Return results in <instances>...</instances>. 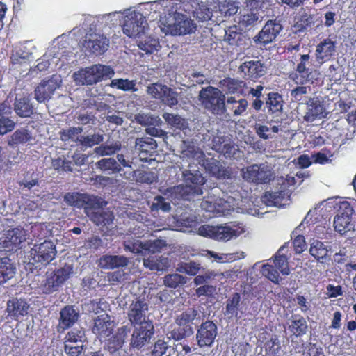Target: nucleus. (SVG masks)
Returning a JSON list of instances; mask_svg holds the SVG:
<instances>
[{
    "label": "nucleus",
    "mask_w": 356,
    "mask_h": 356,
    "mask_svg": "<svg viewBox=\"0 0 356 356\" xmlns=\"http://www.w3.org/2000/svg\"><path fill=\"white\" fill-rule=\"evenodd\" d=\"M66 51L59 45L50 47L47 53L39 60L36 66L39 71H44L48 68H56L63 66L67 60L65 55Z\"/></svg>",
    "instance_id": "9"
},
{
    "label": "nucleus",
    "mask_w": 356,
    "mask_h": 356,
    "mask_svg": "<svg viewBox=\"0 0 356 356\" xmlns=\"http://www.w3.org/2000/svg\"><path fill=\"white\" fill-rule=\"evenodd\" d=\"M135 147L141 152L149 153L156 149L157 143L150 137L139 138L136 140Z\"/></svg>",
    "instance_id": "44"
},
{
    "label": "nucleus",
    "mask_w": 356,
    "mask_h": 356,
    "mask_svg": "<svg viewBox=\"0 0 356 356\" xmlns=\"http://www.w3.org/2000/svg\"><path fill=\"white\" fill-rule=\"evenodd\" d=\"M282 30V26L280 22L269 19L265 23L261 30L253 37V42L259 47H265L275 41Z\"/></svg>",
    "instance_id": "11"
},
{
    "label": "nucleus",
    "mask_w": 356,
    "mask_h": 356,
    "mask_svg": "<svg viewBox=\"0 0 356 356\" xmlns=\"http://www.w3.org/2000/svg\"><path fill=\"white\" fill-rule=\"evenodd\" d=\"M170 339L169 337L164 338L163 339H158L154 345L152 350L151 356H163L167 354L172 348V346L170 343Z\"/></svg>",
    "instance_id": "47"
},
{
    "label": "nucleus",
    "mask_w": 356,
    "mask_h": 356,
    "mask_svg": "<svg viewBox=\"0 0 356 356\" xmlns=\"http://www.w3.org/2000/svg\"><path fill=\"white\" fill-rule=\"evenodd\" d=\"M60 317L59 327L63 330H65L73 325L78 319L79 313L73 308V307H65L60 311Z\"/></svg>",
    "instance_id": "36"
},
{
    "label": "nucleus",
    "mask_w": 356,
    "mask_h": 356,
    "mask_svg": "<svg viewBox=\"0 0 356 356\" xmlns=\"http://www.w3.org/2000/svg\"><path fill=\"white\" fill-rule=\"evenodd\" d=\"M103 135L99 134L88 136L81 135L79 145H81L82 147L86 149L100 143L103 141Z\"/></svg>",
    "instance_id": "55"
},
{
    "label": "nucleus",
    "mask_w": 356,
    "mask_h": 356,
    "mask_svg": "<svg viewBox=\"0 0 356 356\" xmlns=\"http://www.w3.org/2000/svg\"><path fill=\"white\" fill-rule=\"evenodd\" d=\"M334 230L341 235L350 232H354L355 223L352 220V217L337 214L334 218Z\"/></svg>",
    "instance_id": "32"
},
{
    "label": "nucleus",
    "mask_w": 356,
    "mask_h": 356,
    "mask_svg": "<svg viewBox=\"0 0 356 356\" xmlns=\"http://www.w3.org/2000/svg\"><path fill=\"white\" fill-rule=\"evenodd\" d=\"M92 331L102 337H108L113 329V321H111L107 314H102L98 316L95 320Z\"/></svg>",
    "instance_id": "27"
},
{
    "label": "nucleus",
    "mask_w": 356,
    "mask_h": 356,
    "mask_svg": "<svg viewBox=\"0 0 356 356\" xmlns=\"http://www.w3.org/2000/svg\"><path fill=\"white\" fill-rule=\"evenodd\" d=\"M60 286V284L53 273L47 277L44 283L41 286V289L44 293L48 294L56 291Z\"/></svg>",
    "instance_id": "60"
},
{
    "label": "nucleus",
    "mask_w": 356,
    "mask_h": 356,
    "mask_svg": "<svg viewBox=\"0 0 356 356\" xmlns=\"http://www.w3.org/2000/svg\"><path fill=\"white\" fill-rule=\"evenodd\" d=\"M208 6L204 5V8L209 9L211 12L212 17H229L236 14L238 9V4L245 3V0H238L233 2L230 0H205Z\"/></svg>",
    "instance_id": "12"
},
{
    "label": "nucleus",
    "mask_w": 356,
    "mask_h": 356,
    "mask_svg": "<svg viewBox=\"0 0 356 356\" xmlns=\"http://www.w3.org/2000/svg\"><path fill=\"white\" fill-rule=\"evenodd\" d=\"M199 97L204 108L212 113L222 115L225 113V97L219 89L212 86L202 88Z\"/></svg>",
    "instance_id": "7"
},
{
    "label": "nucleus",
    "mask_w": 356,
    "mask_h": 356,
    "mask_svg": "<svg viewBox=\"0 0 356 356\" xmlns=\"http://www.w3.org/2000/svg\"><path fill=\"white\" fill-rule=\"evenodd\" d=\"M192 333L193 329L191 326L177 325L175 322V325H171V330L166 335L170 339H173L175 341H179Z\"/></svg>",
    "instance_id": "40"
},
{
    "label": "nucleus",
    "mask_w": 356,
    "mask_h": 356,
    "mask_svg": "<svg viewBox=\"0 0 356 356\" xmlns=\"http://www.w3.org/2000/svg\"><path fill=\"white\" fill-rule=\"evenodd\" d=\"M243 179L254 184H266L273 178L272 168L266 164H253L241 170Z\"/></svg>",
    "instance_id": "10"
},
{
    "label": "nucleus",
    "mask_w": 356,
    "mask_h": 356,
    "mask_svg": "<svg viewBox=\"0 0 356 356\" xmlns=\"http://www.w3.org/2000/svg\"><path fill=\"white\" fill-rule=\"evenodd\" d=\"M202 193V188H194L193 185H187L185 184L168 188L165 195L173 200H189L192 195H200Z\"/></svg>",
    "instance_id": "23"
},
{
    "label": "nucleus",
    "mask_w": 356,
    "mask_h": 356,
    "mask_svg": "<svg viewBox=\"0 0 356 356\" xmlns=\"http://www.w3.org/2000/svg\"><path fill=\"white\" fill-rule=\"evenodd\" d=\"M177 3V0H159L147 3L146 6L148 7L147 9L153 10L155 13H161V10H163L165 17L168 16L169 13L177 8L176 5Z\"/></svg>",
    "instance_id": "37"
},
{
    "label": "nucleus",
    "mask_w": 356,
    "mask_h": 356,
    "mask_svg": "<svg viewBox=\"0 0 356 356\" xmlns=\"http://www.w3.org/2000/svg\"><path fill=\"white\" fill-rule=\"evenodd\" d=\"M246 200H239L232 196L227 198L208 196L204 197L200 204L201 208L205 211L211 213L209 218L227 216L231 211H236L237 213H248L253 214L249 209L245 208Z\"/></svg>",
    "instance_id": "2"
},
{
    "label": "nucleus",
    "mask_w": 356,
    "mask_h": 356,
    "mask_svg": "<svg viewBox=\"0 0 356 356\" xmlns=\"http://www.w3.org/2000/svg\"><path fill=\"white\" fill-rule=\"evenodd\" d=\"M177 8L169 13L161 22V30L165 34L181 35L190 34L196 30V24L191 20L190 14L204 22L212 19L209 9L204 8L203 0H177Z\"/></svg>",
    "instance_id": "1"
},
{
    "label": "nucleus",
    "mask_w": 356,
    "mask_h": 356,
    "mask_svg": "<svg viewBox=\"0 0 356 356\" xmlns=\"http://www.w3.org/2000/svg\"><path fill=\"white\" fill-rule=\"evenodd\" d=\"M198 313L194 309H186L177 316L176 318L177 325L191 326V323L196 318Z\"/></svg>",
    "instance_id": "49"
},
{
    "label": "nucleus",
    "mask_w": 356,
    "mask_h": 356,
    "mask_svg": "<svg viewBox=\"0 0 356 356\" xmlns=\"http://www.w3.org/2000/svg\"><path fill=\"white\" fill-rule=\"evenodd\" d=\"M220 83L222 88L229 93L237 92L245 86L243 81L232 78L223 79Z\"/></svg>",
    "instance_id": "48"
},
{
    "label": "nucleus",
    "mask_w": 356,
    "mask_h": 356,
    "mask_svg": "<svg viewBox=\"0 0 356 356\" xmlns=\"http://www.w3.org/2000/svg\"><path fill=\"white\" fill-rule=\"evenodd\" d=\"M121 148V144L118 141L106 142V143L97 147L95 152L99 156H109L115 154Z\"/></svg>",
    "instance_id": "45"
},
{
    "label": "nucleus",
    "mask_w": 356,
    "mask_h": 356,
    "mask_svg": "<svg viewBox=\"0 0 356 356\" xmlns=\"http://www.w3.org/2000/svg\"><path fill=\"white\" fill-rule=\"evenodd\" d=\"M167 86L161 83L150 84L147 88V93L152 98L161 99L162 96L167 91Z\"/></svg>",
    "instance_id": "61"
},
{
    "label": "nucleus",
    "mask_w": 356,
    "mask_h": 356,
    "mask_svg": "<svg viewBox=\"0 0 356 356\" xmlns=\"http://www.w3.org/2000/svg\"><path fill=\"white\" fill-rule=\"evenodd\" d=\"M96 31L94 28H90V31L86 34L83 45L90 53L98 56L107 51L109 47V40L99 31L98 33Z\"/></svg>",
    "instance_id": "14"
},
{
    "label": "nucleus",
    "mask_w": 356,
    "mask_h": 356,
    "mask_svg": "<svg viewBox=\"0 0 356 356\" xmlns=\"http://www.w3.org/2000/svg\"><path fill=\"white\" fill-rule=\"evenodd\" d=\"M335 51V42L327 38L320 42L316 49V60L322 64L328 60Z\"/></svg>",
    "instance_id": "28"
},
{
    "label": "nucleus",
    "mask_w": 356,
    "mask_h": 356,
    "mask_svg": "<svg viewBox=\"0 0 356 356\" xmlns=\"http://www.w3.org/2000/svg\"><path fill=\"white\" fill-rule=\"evenodd\" d=\"M188 163L189 169H186L182 171L183 181L187 185H193L194 188H202V186L205 184L206 179L202 176L199 170L193 169V165H197L196 161L191 159H183Z\"/></svg>",
    "instance_id": "20"
},
{
    "label": "nucleus",
    "mask_w": 356,
    "mask_h": 356,
    "mask_svg": "<svg viewBox=\"0 0 356 356\" xmlns=\"http://www.w3.org/2000/svg\"><path fill=\"white\" fill-rule=\"evenodd\" d=\"M16 113L22 118L29 117L33 113V108L29 99L25 97L17 98L15 104Z\"/></svg>",
    "instance_id": "43"
},
{
    "label": "nucleus",
    "mask_w": 356,
    "mask_h": 356,
    "mask_svg": "<svg viewBox=\"0 0 356 356\" xmlns=\"http://www.w3.org/2000/svg\"><path fill=\"white\" fill-rule=\"evenodd\" d=\"M114 74L115 71L111 66L95 64L74 72L73 78L79 85H92L111 79Z\"/></svg>",
    "instance_id": "6"
},
{
    "label": "nucleus",
    "mask_w": 356,
    "mask_h": 356,
    "mask_svg": "<svg viewBox=\"0 0 356 356\" xmlns=\"http://www.w3.org/2000/svg\"><path fill=\"white\" fill-rule=\"evenodd\" d=\"M217 336V326L213 322L207 321L201 324L197 330L196 339L200 348L210 347Z\"/></svg>",
    "instance_id": "19"
},
{
    "label": "nucleus",
    "mask_w": 356,
    "mask_h": 356,
    "mask_svg": "<svg viewBox=\"0 0 356 356\" xmlns=\"http://www.w3.org/2000/svg\"><path fill=\"white\" fill-rule=\"evenodd\" d=\"M240 31H242L238 26H229L225 30V40L232 45L240 44V42L243 40V35Z\"/></svg>",
    "instance_id": "41"
},
{
    "label": "nucleus",
    "mask_w": 356,
    "mask_h": 356,
    "mask_svg": "<svg viewBox=\"0 0 356 356\" xmlns=\"http://www.w3.org/2000/svg\"><path fill=\"white\" fill-rule=\"evenodd\" d=\"M261 273L269 280L275 284H279L281 278L275 267L270 264H264L261 268Z\"/></svg>",
    "instance_id": "63"
},
{
    "label": "nucleus",
    "mask_w": 356,
    "mask_h": 356,
    "mask_svg": "<svg viewBox=\"0 0 356 356\" xmlns=\"http://www.w3.org/2000/svg\"><path fill=\"white\" fill-rule=\"evenodd\" d=\"M204 252V256L208 258H213L218 263L231 262L238 258L235 254H219L211 250H206Z\"/></svg>",
    "instance_id": "59"
},
{
    "label": "nucleus",
    "mask_w": 356,
    "mask_h": 356,
    "mask_svg": "<svg viewBox=\"0 0 356 356\" xmlns=\"http://www.w3.org/2000/svg\"><path fill=\"white\" fill-rule=\"evenodd\" d=\"M90 219L98 226H109L113 221V213L106 209H97L96 211H86Z\"/></svg>",
    "instance_id": "29"
},
{
    "label": "nucleus",
    "mask_w": 356,
    "mask_h": 356,
    "mask_svg": "<svg viewBox=\"0 0 356 356\" xmlns=\"http://www.w3.org/2000/svg\"><path fill=\"white\" fill-rule=\"evenodd\" d=\"M62 83L60 75H53L47 81H42L35 89V98L39 103H43L51 99L54 91Z\"/></svg>",
    "instance_id": "16"
},
{
    "label": "nucleus",
    "mask_w": 356,
    "mask_h": 356,
    "mask_svg": "<svg viewBox=\"0 0 356 356\" xmlns=\"http://www.w3.org/2000/svg\"><path fill=\"white\" fill-rule=\"evenodd\" d=\"M239 70L248 78L257 79L265 74L266 67L259 60H250L243 63Z\"/></svg>",
    "instance_id": "25"
},
{
    "label": "nucleus",
    "mask_w": 356,
    "mask_h": 356,
    "mask_svg": "<svg viewBox=\"0 0 356 356\" xmlns=\"http://www.w3.org/2000/svg\"><path fill=\"white\" fill-rule=\"evenodd\" d=\"M283 248H280L277 254L275 255L273 259L275 267L277 268L280 272L284 275H288L290 273L289 267L288 259L283 254H280V252L282 250Z\"/></svg>",
    "instance_id": "52"
},
{
    "label": "nucleus",
    "mask_w": 356,
    "mask_h": 356,
    "mask_svg": "<svg viewBox=\"0 0 356 356\" xmlns=\"http://www.w3.org/2000/svg\"><path fill=\"white\" fill-rule=\"evenodd\" d=\"M266 104L269 111L273 113L281 111L282 110L283 100L282 96L278 93H269Z\"/></svg>",
    "instance_id": "50"
},
{
    "label": "nucleus",
    "mask_w": 356,
    "mask_h": 356,
    "mask_svg": "<svg viewBox=\"0 0 356 356\" xmlns=\"http://www.w3.org/2000/svg\"><path fill=\"white\" fill-rule=\"evenodd\" d=\"M119 20L120 13H110L94 18L90 27L94 28L95 31H101L106 26L117 24Z\"/></svg>",
    "instance_id": "30"
},
{
    "label": "nucleus",
    "mask_w": 356,
    "mask_h": 356,
    "mask_svg": "<svg viewBox=\"0 0 356 356\" xmlns=\"http://www.w3.org/2000/svg\"><path fill=\"white\" fill-rule=\"evenodd\" d=\"M165 245V241L162 239L146 241L143 244V255L145 256L148 253L154 254L161 252Z\"/></svg>",
    "instance_id": "54"
},
{
    "label": "nucleus",
    "mask_w": 356,
    "mask_h": 356,
    "mask_svg": "<svg viewBox=\"0 0 356 356\" xmlns=\"http://www.w3.org/2000/svg\"><path fill=\"white\" fill-rule=\"evenodd\" d=\"M88 197L78 193H67L64 196L65 202L70 206L83 207L88 201Z\"/></svg>",
    "instance_id": "42"
},
{
    "label": "nucleus",
    "mask_w": 356,
    "mask_h": 356,
    "mask_svg": "<svg viewBox=\"0 0 356 356\" xmlns=\"http://www.w3.org/2000/svg\"><path fill=\"white\" fill-rule=\"evenodd\" d=\"M247 310V304L245 301H241L239 293H236L228 299L226 305L225 314L229 317L240 318L241 315Z\"/></svg>",
    "instance_id": "26"
},
{
    "label": "nucleus",
    "mask_w": 356,
    "mask_h": 356,
    "mask_svg": "<svg viewBox=\"0 0 356 356\" xmlns=\"http://www.w3.org/2000/svg\"><path fill=\"white\" fill-rule=\"evenodd\" d=\"M154 334L153 323H145L134 326L129 345L131 348L140 349L148 343Z\"/></svg>",
    "instance_id": "15"
},
{
    "label": "nucleus",
    "mask_w": 356,
    "mask_h": 356,
    "mask_svg": "<svg viewBox=\"0 0 356 356\" xmlns=\"http://www.w3.org/2000/svg\"><path fill=\"white\" fill-rule=\"evenodd\" d=\"M186 282V278L179 274L168 275L164 277V284L165 286L174 288L184 284Z\"/></svg>",
    "instance_id": "64"
},
{
    "label": "nucleus",
    "mask_w": 356,
    "mask_h": 356,
    "mask_svg": "<svg viewBox=\"0 0 356 356\" xmlns=\"http://www.w3.org/2000/svg\"><path fill=\"white\" fill-rule=\"evenodd\" d=\"M16 273V268L8 257L0 258V285L12 279Z\"/></svg>",
    "instance_id": "35"
},
{
    "label": "nucleus",
    "mask_w": 356,
    "mask_h": 356,
    "mask_svg": "<svg viewBox=\"0 0 356 356\" xmlns=\"http://www.w3.org/2000/svg\"><path fill=\"white\" fill-rule=\"evenodd\" d=\"M129 259L121 255H104L99 259V265L106 269L124 267L128 265Z\"/></svg>",
    "instance_id": "31"
},
{
    "label": "nucleus",
    "mask_w": 356,
    "mask_h": 356,
    "mask_svg": "<svg viewBox=\"0 0 356 356\" xmlns=\"http://www.w3.org/2000/svg\"><path fill=\"white\" fill-rule=\"evenodd\" d=\"M245 4L246 6L235 17L234 21L241 30H251L262 21L259 10L266 8L268 0H245Z\"/></svg>",
    "instance_id": "4"
},
{
    "label": "nucleus",
    "mask_w": 356,
    "mask_h": 356,
    "mask_svg": "<svg viewBox=\"0 0 356 356\" xmlns=\"http://www.w3.org/2000/svg\"><path fill=\"white\" fill-rule=\"evenodd\" d=\"M134 177L136 181L146 184H152L156 181V174L150 171H134Z\"/></svg>",
    "instance_id": "62"
},
{
    "label": "nucleus",
    "mask_w": 356,
    "mask_h": 356,
    "mask_svg": "<svg viewBox=\"0 0 356 356\" xmlns=\"http://www.w3.org/2000/svg\"><path fill=\"white\" fill-rule=\"evenodd\" d=\"M245 232L242 223H229L218 226L204 225L198 228V234L216 241H227Z\"/></svg>",
    "instance_id": "5"
},
{
    "label": "nucleus",
    "mask_w": 356,
    "mask_h": 356,
    "mask_svg": "<svg viewBox=\"0 0 356 356\" xmlns=\"http://www.w3.org/2000/svg\"><path fill=\"white\" fill-rule=\"evenodd\" d=\"M180 149V158H191L197 164L204 166L207 171L216 178L229 177V171L225 169L219 161L213 159L206 160L204 152L194 145H191L189 142L182 141Z\"/></svg>",
    "instance_id": "3"
},
{
    "label": "nucleus",
    "mask_w": 356,
    "mask_h": 356,
    "mask_svg": "<svg viewBox=\"0 0 356 356\" xmlns=\"http://www.w3.org/2000/svg\"><path fill=\"white\" fill-rule=\"evenodd\" d=\"M325 116V111L323 105L318 101H312L308 104L307 111L305 115V120L313 122L317 118H322Z\"/></svg>",
    "instance_id": "38"
},
{
    "label": "nucleus",
    "mask_w": 356,
    "mask_h": 356,
    "mask_svg": "<svg viewBox=\"0 0 356 356\" xmlns=\"http://www.w3.org/2000/svg\"><path fill=\"white\" fill-rule=\"evenodd\" d=\"M81 127H72L68 129H64L60 132V138L63 141H74L79 145L80 138L81 136Z\"/></svg>",
    "instance_id": "51"
},
{
    "label": "nucleus",
    "mask_w": 356,
    "mask_h": 356,
    "mask_svg": "<svg viewBox=\"0 0 356 356\" xmlns=\"http://www.w3.org/2000/svg\"><path fill=\"white\" fill-rule=\"evenodd\" d=\"M56 252L54 243L44 241L33 245L29 251V257L33 262L47 264L55 258Z\"/></svg>",
    "instance_id": "13"
},
{
    "label": "nucleus",
    "mask_w": 356,
    "mask_h": 356,
    "mask_svg": "<svg viewBox=\"0 0 356 356\" xmlns=\"http://www.w3.org/2000/svg\"><path fill=\"white\" fill-rule=\"evenodd\" d=\"M31 139V136L29 132L24 129L17 130L11 136L10 140L8 141L10 145H17L20 143H25Z\"/></svg>",
    "instance_id": "53"
},
{
    "label": "nucleus",
    "mask_w": 356,
    "mask_h": 356,
    "mask_svg": "<svg viewBox=\"0 0 356 356\" xmlns=\"http://www.w3.org/2000/svg\"><path fill=\"white\" fill-rule=\"evenodd\" d=\"M138 46L140 49L146 54H152L158 51L160 47L158 40L153 38H147L144 40L140 41Z\"/></svg>",
    "instance_id": "57"
},
{
    "label": "nucleus",
    "mask_w": 356,
    "mask_h": 356,
    "mask_svg": "<svg viewBox=\"0 0 356 356\" xmlns=\"http://www.w3.org/2000/svg\"><path fill=\"white\" fill-rule=\"evenodd\" d=\"M319 73L316 70H309L303 64H298L296 71L289 75V78L297 85L312 84L318 79Z\"/></svg>",
    "instance_id": "21"
},
{
    "label": "nucleus",
    "mask_w": 356,
    "mask_h": 356,
    "mask_svg": "<svg viewBox=\"0 0 356 356\" xmlns=\"http://www.w3.org/2000/svg\"><path fill=\"white\" fill-rule=\"evenodd\" d=\"M290 329L296 336L305 334L307 330V325L305 319L301 316L294 317L290 325Z\"/></svg>",
    "instance_id": "56"
},
{
    "label": "nucleus",
    "mask_w": 356,
    "mask_h": 356,
    "mask_svg": "<svg viewBox=\"0 0 356 356\" xmlns=\"http://www.w3.org/2000/svg\"><path fill=\"white\" fill-rule=\"evenodd\" d=\"M143 244L144 243L138 239L129 238L124 241V247L126 251L143 255Z\"/></svg>",
    "instance_id": "58"
},
{
    "label": "nucleus",
    "mask_w": 356,
    "mask_h": 356,
    "mask_svg": "<svg viewBox=\"0 0 356 356\" xmlns=\"http://www.w3.org/2000/svg\"><path fill=\"white\" fill-rule=\"evenodd\" d=\"M148 311V305L146 302L141 300L133 301L127 312L128 318L134 326L141 325L145 323H152V321L147 319Z\"/></svg>",
    "instance_id": "18"
},
{
    "label": "nucleus",
    "mask_w": 356,
    "mask_h": 356,
    "mask_svg": "<svg viewBox=\"0 0 356 356\" xmlns=\"http://www.w3.org/2000/svg\"><path fill=\"white\" fill-rule=\"evenodd\" d=\"M96 166L102 171L108 172V174H115L122 171V168L113 158L102 159L96 163Z\"/></svg>",
    "instance_id": "39"
},
{
    "label": "nucleus",
    "mask_w": 356,
    "mask_h": 356,
    "mask_svg": "<svg viewBox=\"0 0 356 356\" xmlns=\"http://www.w3.org/2000/svg\"><path fill=\"white\" fill-rule=\"evenodd\" d=\"M29 309V304L24 298H12L7 302L6 311L11 318L17 319L25 316Z\"/></svg>",
    "instance_id": "24"
},
{
    "label": "nucleus",
    "mask_w": 356,
    "mask_h": 356,
    "mask_svg": "<svg viewBox=\"0 0 356 356\" xmlns=\"http://www.w3.org/2000/svg\"><path fill=\"white\" fill-rule=\"evenodd\" d=\"M27 238L26 232L20 228L9 229L0 238V243L4 248L13 250L18 247Z\"/></svg>",
    "instance_id": "22"
},
{
    "label": "nucleus",
    "mask_w": 356,
    "mask_h": 356,
    "mask_svg": "<svg viewBox=\"0 0 356 356\" xmlns=\"http://www.w3.org/2000/svg\"><path fill=\"white\" fill-rule=\"evenodd\" d=\"M143 265L150 270L163 271L170 267L168 257L163 256H150L143 259Z\"/></svg>",
    "instance_id": "33"
},
{
    "label": "nucleus",
    "mask_w": 356,
    "mask_h": 356,
    "mask_svg": "<svg viewBox=\"0 0 356 356\" xmlns=\"http://www.w3.org/2000/svg\"><path fill=\"white\" fill-rule=\"evenodd\" d=\"M87 156L79 152L74 153L72 156L58 157L52 160L53 168L58 171L72 172L76 170L75 166L83 165ZM77 171H79L77 170Z\"/></svg>",
    "instance_id": "17"
},
{
    "label": "nucleus",
    "mask_w": 356,
    "mask_h": 356,
    "mask_svg": "<svg viewBox=\"0 0 356 356\" xmlns=\"http://www.w3.org/2000/svg\"><path fill=\"white\" fill-rule=\"evenodd\" d=\"M109 86L111 88H117L125 92H135L137 90V88H136V80H129L127 79H115L111 81Z\"/></svg>",
    "instance_id": "46"
},
{
    "label": "nucleus",
    "mask_w": 356,
    "mask_h": 356,
    "mask_svg": "<svg viewBox=\"0 0 356 356\" xmlns=\"http://www.w3.org/2000/svg\"><path fill=\"white\" fill-rule=\"evenodd\" d=\"M330 252H331V248L321 241L314 240L310 245L309 253L318 261L321 263L328 259Z\"/></svg>",
    "instance_id": "34"
},
{
    "label": "nucleus",
    "mask_w": 356,
    "mask_h": 356,
    "mask_svg": "<svg viewBox=\"0 0 356 356\" xmlns=\"http://www.w3.org/2000/svg\"><path fill=\"white\" fill-rule=\"evenodd\" d=\"M123 33L129 38H136L143 34L148 29L147 21L142 13L136 10L124 11Z\"/></svg>",
    "instance_id": "8"
}]
</instances>
